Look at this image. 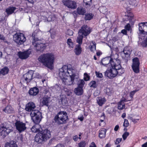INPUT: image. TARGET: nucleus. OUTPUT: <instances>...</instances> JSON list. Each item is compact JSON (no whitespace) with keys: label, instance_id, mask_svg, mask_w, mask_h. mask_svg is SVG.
I'll use <instances>...</instances> for the list:
<instances>
[{"label":"nucleus","instance_id":"nucleus-16","mask_svg":"<svg viewBox=\"0 0 147 147\" xmlns=\"http://www.w3.org/2000/svg\"><path fill=\"white\" fill-rule=\"evenodd\" d=\"M31 53L30 50H28L23 52H20L18 53L19 57L22 59H25L29 57Z\"/></svg>","mask_w":147,"mask_h":147},{"label":"nucleus","instance_id":"nucleus-49","mask_svg":"<svg viewBox=\"0 0 147 147\" xmlns=\"http://www.w3.org/2000/svg\"><path fill=\"white\" fill-rule=\"evenodd\" d=\"M95 73L97 77L99 78H102V77L103 75L101 73L96 71Z\"/></svg>","mask_w":147,"mask_h":147},{"label":"nucleus","instance_id":"nucleus-33","mask_svg":"<svg viewBox=\"0 0 147 147\" xmlns=\"http://www.w3.org/2000/svg\"><path fill=\"white\" fill-rule=\"evenodd\" d=\"M49 100V97H44L41 101V103L43 105L48 106Z\"/></svg>","mask_w":147,"mask_h":147},{"label":"nucleus","instance_id":"nucleus-34","mask_svg":"<svg viewBox=\"0 0 147 147\" xmlns=\"http://www.w3.org/2000/svg\"><path fill=\"white\" fill-rule=\"evenodd\" d=\"M105 92L109 95H111L113 93V88L111 87H107L105 90Z\"/></svg>","mask_w":147,"mask_h":147},{"label":"nucleus","instance_id":"nucleus-40","mask_svg":"<svg viewBox=\"0 0 147 147\" xmlns=\"http://www.w3.org/2000/svg\"><path fill=\"white\" fill-rule=\"evenodd\" d=\"M84 2L86 5L89 6L92 3V0H84Z\"/></svg>","mask_w":147,"mask_h":147},{"label":"nucleus","instance_id":"nucleus-36","mask_svg":"<svg viewBox=\"0 0 147 147\" xmlns=\"http://www.w3.org/2000/svg\"><path fill=\"white\" fill-rule=\"evenodd\" d=\"M9 71L8 67H5L2 69L0 71V74L3 75H4L8 73Z\"/></svg>","mask_w":147,"mask_h":147},{"label":"nucleus","instance_id":"nucleus-6","mask_svg":"<svg viewBox=\"0 0 147 147\" xmlns=\"http://www.w3.org/2000/svg\"><path fill=\"white\" fill-rule=\"evenodd\" d=\"M13 40L18 44L22 45L26 41V39L23 33H17L14 35Z\"/></svg>","mask_w":147,"mask_h":147},{"label":"nucleus","instance_id":"nucleus-35","mask_svg":"<svg viewBox=\"0 0 147 147\" xmlns=\"http://www.w3.org/2000/svg\"><path fill=\"white\" fill-rule=\"evenodd\" d=\"M81 49L80 45H78L76 46L75 49V52L76 55H79L81 53Z\"/></svg>","mask_w":147,"mask_h":147},{"label":"nucleus","instance_id":"nucleus-27","mask_svg":"<svg viewBox=\"0 0 147 147\" xmlns=\"http://www.w3.org/2000/svg\"><path fill=\"white\" fill-rule=\"evenodd\" d=\"M78 33V35L77 38L76 42L79 44L78 45H81L82 44V39L84 36L79 32Z\"/></svg>","mask_w":147,"mask_h":147},{"label":"nucleus","instance_id":"nucleus-5","mask_svg":"<svg viewBox=\"0 0 147 147\" xmlns=\"http://www.w3.org/2000/svg\"><path fill=\"white\" fill-rule=\"evenodd\" d=\"M32 119L36 124L38 123L41 121L42 117L41 113L38 110H35L30 113Z\"/></svg>","mask_w":147,"mask_h":147},{"label":"nucleus","instance_id":"nucleus-7","mask_svg":"<svg viewBox=\"0 0 147 147\" xmlns=\"http://www.w3.org/2000/svg\"><path fill=\"white\" fill-rule=\"evenodd\" d=\"M111 67L110 69H107L105 72V76H107L110 79H112L117 76V73L115 67V65L114 64L113 66H111Z\"/></svg>","mask_w":147,"mask_h":147},{"label":"nucleus","instance_id":"nucleus-28","mask_svg":"<svg viewBox=\"0 0 147 147\" xmlns=\"http://www.w3.org/2000/svg\"><path fill=\"white\" fill-rule=\"evenodd\" d=\"M106 130L105 129H102L99 131V136L100 138H104L105 136Z\"/></svg>","mask_w":147,"mask_h":147},{"label":"nucleus","instance_id":"nucleus-10","mask_svg":"<svg viewBox=\"0 0 147 147\" xmlns=\"http://www.w3.org/2000/svg\"><path fill=\"white\" fill-rule=\"evenodd\" d=\"M16 129L19 133H21L26 129V124L20 121H16L15 123Z\"/></svg>","mask_w":147,"mask_h":147},{"label":"nucleus","instance_id":"nucleus-29","mask_svg":"<svg viewBox=\"0 0 147 147\" xmlns=\"http://www.w3.org/2000/svg\"><path fill=\"white\" fill-rule=\"evenodd\" d=\"M3 110L5 113H11L13 112V109L10 106L6 107Z\"/></svg>","mask_w":147,"mask_h":147},{"label":"nucleus","instance_id":"nucleus-57","mask_svg":"<svg viewBox=\"0 0 147 147\" xmlns=\"http://www.w3.org/2000/svg\"><path fill=\"white\" fill-rule=\"evenodd\" d=\"M142 29L141 30H140V29H139V32H140V34H143V26H142Z\"/></svg>","mask_w":147,"mask_h":147},{"label":"nucleus","instance_id":"nucleus-21","mask_svg":"<svg viewBox=\"0 0 147 147\" xmlns=\"http://www.w3.org/2000/svg\"><path fill=\"white\" fill-rule=\"evenodd\" d=\"M38 92V89L36 87H34L29 90L28 93L30 95L34 96L36 95Z\"/></svg>","mask_w":147,"mask_h":147},{"label":"nucleus","instance_id":"nucleus-12","mask_svg":"<svg viewBox=\"0 0 147 147\" xmlns=\"http://www.w3.org/2000/svg\"><path fill=\"white\" fill-rule=\"evenodd\" d=\"M32 45L35 47V49L37 51H40V52L43 51L45 48V45L39 40L33 42Z\"/></svg>","mask_w":147,"mask_h":147},{"label":"nucleus","instance_id":"nucleus-46","mask_svg":"<svg viewBox=\"0 0 147 147\" xmlns=\"http://www.w3.org/2000/svg\"><path fill=\"white\" fill-rule=\"evenodd\" d=\"M84 79L86 81L89 80L90 79V77L86 73L84 74Z\"/></svg>","mask_w":147,"mask_h":147},{"label":"nucleus","instance_id":"nucleus-38","mask_svg":"<svg viewBox=\"0 0 147 147\" xmlns=\"http://www.w3.org/2000/svg\"><path fill=\"white\" fill-rule=\"evenodd\" d=\"M67 43L70 47L72 48L73 47V44L71 39L69 38L67 40Z\"/></svg>","mask_w":147,"mask_h":147},{"label":"nucleus","instance_id":"nucleus-51","mask_svg":"<svg viewBox=\"0 0 147 147\" xmlns=\"http://www.w3.org/2000/svg\"><path fill=\"white\" fill-rule=\"evenodd\" d=\"M122 139L121 138H118L116 139V142L115 143V144H117L119 143L122 140Z\"/></svg>","mask_w":147,"mask_h":147},{"label":"nucleus","instance_id":"nucleus-45","mask_svg":"<svg viewBox=\"0 0 147 147\" xmlns=\"http://www.w3.org/2000/svg\"><path fill=\"white\" fill-rule=\"evenodd\" d=\"M129 125V123L128 122V121L126 119H124V121L123 124V126L127 127H128Z\"/></svg>","mask_w":147,"mask_h":147},{"label":"nucleus","instance_id":"nucleus-23","mask_svg":"<svg viewBox=\"0 0 147 147\" xmlns=\"http://www.w3.org/2000/svg\"><path fill=\"white\" fill-rule=\"evenodd\" d=\"M41 129L40 125L38 124H36L31 128V130L32 132L35 133L40 131Z\"/></svg>","mask_w":147,"mask_h":147},{"label":"nucleus","instance_id":"nucleus-58","mask_svg":"<svg viewBox=\"0 0 147 147\" xmlns=\"http://www.w3.org/2000/svg\"><path fill=\"white\" fill-rule=\"evenodd\" d=\"M54 147H65L62 144H59Z\"/></svg>","mask_w":147,"mask_h":147},{"label":"nucleus","instance_id":"nucleus-13","mask_svg":"<svg viewBox=\"0 0 147 147\" xmlns=\"http://www.w3.org/2000/svg\"><path fill=\"white\" fill-rule=\"evenodd\" d=\"M133 63L132 67L134 71L138 73L139 72V66L140 63L139 59L137 58H135L133 59Z\"/></svg>","mask_w":147,"mask_h":147},{"label":"nucleus","instance_id":"nucleus-25","mask_svg":"<svg viewBox=\"0 0 147 147\" xmlns=\"http://www.w3.org/2000/svg\"><path fill=\"white\" fill-rule=\"evenodd\" d=\"M96 100L98 104L100 106H102L106 101L105 98L100 97H97Z\"/></svg>","mask_w":147,"mask_h":147},{"label":"nucleus","instance_id":"nucleus-24","mask_svg":"<svg viewBox=\"0 0 147 147\" xmlns=\"http://www.w3.org/2000/svg\"><path fill=\"white\" fill-rule=\"evenodd\" d=\"M16 8L14 7H10L6 9L5 12L8 15L12 14L14 12Z\"/></svg>","mask_w":147,"mask_h":147},{"label":"nucleus","instance_id":"nucleus-26","mask_svg":"<svg viewBox=\"0 0 147 147\" xmlns=\"http://www.w3.org/2000/svg\"><path fill=\"white\" fill-rule=\"evenodd\" d=\"M74 92L78 95H81L83 94V88L78 87L74 89Z\"/></svg>","mask_w":147,"mask_h":147},{"label":"nucleus","instance_id":"nucleus-48","mask_svg":"<svg viewBox=\"0 0 147 147\" xmlns=\"http://www.w3.org/2000/svg\"><path fill=\"white\" fill-rule=\"evenodd\" d=\"M143 47H146L147 46V37L142 42V44Z\"/></svg>","mask_w":147,"mask_h":147},{"label":"nucleus","instance_id":"nucleus-60","mask_svg":"<svg viewBox=\"0 0 147 147\" xmlns=\"http://www.w3.org/2000/svg\"><path fill=\"white\" fill-rule=\"evenodd\" d=\"M121 32L124 34H126L127 31L126 30H123L121 31Z\"/></svg>","mask_w":147,"mask_h":147},{"label":"nucleus","instance_id":"nucleus-61","mask_svg":"<svg viewBox=\"0 0 147 147\" xmlns=\"http://www.w3.org/2000/svg\"><path fill=\"white\" fill-rule=\"evenodd\" d=\"M119 128V125H117L115 126V127L114 128V130L116 131H117V130H118Z\"/></svg>","mask_w":147,"mask_h":147},{"label":"nucleus","instance_id":"nucleus-3","mask_svg":"<svg viewBox=\"0 0 147 147\" xmlns=\"http://www.w3.org/2000/svg\"><path fill=\"white\" fill-rule=\"evenodd\" d=\"M51 137L50 131L46 129L40 131L36 135L35 137V140L39 143H41L46 141Z\"/></svg>","mask_w":147,"mask_h":147},{"label":"nucleus","instance_id":"nucleus-14","mask_svg":"<svg viewBox=\"0 0 147 147\" xmlns=\"http://www.w3.org/2000/svg\"><path fill=\"white\" fill-rule=\"evenodd\" d=\"M114 62L113 61V57L112 56V58L109 57H106L102 59L101 64L105 66H107V65L110 64L111 66H113L114 65Z\"/></svg>","mask_w":147,"mask_h":147},{"label":"nucleus","instance_id":"nucleus-54","mask_svg":"<svg viewBox=\"0 0 147 147\" xmlns=\"http://www.w3.org/2000/svg\"><path fill=\"white\" fill-rule=\"evenodd\" d=\"M136 3V0H130L129 3L132 5H135Z\"/></svg>","mask_w":147,"mask_h":147},{"label":"nucleus","instance_id":"nucleus-9","mask_svg":"<svg viewBox=\"0 0 147 147\" xmlns=\"http://www.w3.org/2000/svg\"><path fill=\"white\" fill-rule=\"evenodd\" d=\"M92 29L91 28L87 25H84L81 27V29L79 30L78 32L81 34L86 37L90 33Z\"/></svg>","mask_w":147,"mask_h":147},{"label":"nucleus","instance_id":"nucleus-32","mask_svg":"<svg viewBox=\"0 0 147 147\" xmlns=\"http://www.w3.org/2000/svg\"><path fill=\"white\" fill-rule=\"evenodd\" d=\"M86 12L85 9L82 7H79L77 9V12L79 14L83 15Z\"/></svg>","mask_w":147,"mask_h":147},{"label":"nucleus","instance_id":"nucleus-20","mask_svg":"<svg viewBox=\"0 0 147 147\" xmlns=\"http://www.w3.org/2000/svg\"><path fill=\"white\" fill-rule=\"evenodd\" d=\"M139 29H142V27L143 26V35H146L147 32V22L141 23L139 24Z\"/></svg>","mask_w":147,"mask_h":147},{"label":"nucleus","instance_id":"nucleus-44","mask_svg":"<svg viewBox=\"0 0 147 147\" xmlns=\"http://www.w3.org/2000/svg\"><path fill=\"white\" fill-rule=\"evenodd\" d=\"M125 28L126 30L128 31H129L130 33L131 32V28L130 25L129 24H127L125 26Z\"/></svg>","mask_w":147,"mask_h":147},{"label":"nucleus","instance_id":"nucleus-42","mask_svg":"<svg viewBox=\"0 0 147 147\" xmlns=\"http://www.w3.org/2000/svg\"><path fill=\"white\" fill-rule=\"evenodd\" d=\"M129 135V133L128 132L126 131L124 132L122 135V137L123 140H125Z\"/></svg>","mask_w":147,"mask_h":147},{"label":"nucleus","instance_id":"nucleus-17","mask_svg":"<svg viewBox=\"0 0 147 147\" xmlns=\"http://www.w3.org/2000/svg\"><path fill=\"white\" fill-rule=\"evenodd\" d=\"M36 107L35 104L33 102H30L28 103L26 105L25 109L29 112L31 113L32 111H34Z\"/></svg>","mask_w":147,"mask_h":147},{"label":"nucleus","instance_id":"nucleus-37","mask_svg":"<svg viewBox=\"0 0 147 147\" xmlns=\"http://www.w3.org/2000/svg\"><path fill=\"white\" fill-rule=\"evenodd\" d=\"M94 15L91 13H86L85 15V19L86 20H90L93 18Z\"/></svg>","mask_w":147,"mask_h":147},{"label":"nucleus","instance_id":"nucleus-52","mask_svg":"<svg viewBox=\"0 0 147 147\" xmlns=\"http://www.w3.org/2000/svg\"><path fill=\"white\" fill-rule=\"evenodd\" d=\"M67 33L68 35H72L73 34V32L72 30H67Z\"/></svg>","mask_w":147,"mask_h":147},{"label":"nucleus","instance_id":"nucleus-47","mask_svg":"<svg viewBox=\"0 0 147 147\" xmlns=\"http://www.w3.org/2000/svg\"><path fill=\"white\" fill-rule=\"evenodd\" d=\"M86 143L84 141L81 142L79 143V147H85Z\"/></svg>","mask_w":147,"mask_h":147},{"label":"nucleus","instance_id":"nucleus-11","mask_svg":"<svg viewBox=\"0 0 147 147\" xmlns=\"http://www.w3.org/2000/svg\"><path fill=\"white\" fill-rule=\"evenodd\" d=\"M63 5L68 8L72 9H75L77 7L76 3L71 0H62Z\"/></svg>","mask_w":147,"mask_h":147},{"label":"nucleus","instance_id":"nucleus-64","mask_svg":"<svg viewBox=\"0 0 147 147\" xmlns=\"http://www.w3.org/2000/svg\"><path fill=\"white\" fill-rule=\"evenodd\" d=\"M0 39L2 40H4V38L3 36L1 34H0Z\"/></svg>","mask_w":147,"mask_h":147},{"label":"nucleus","instance_id":"nucleus-4","mask_svg":"<svg viewBox=\"0 0 147 147\" xmlns=\"http://www.w3.org/2000/svg\"><path fill=\"white\" fill-rule=\"evenodd\" d=\"M67 119V113L63 111L59 112L55 117V122L59 124L64 123Z\"/></svg>","mask_w":147,"mask_h":147},{"label":"nucleus","instance_id":"nucleus-39","mask_svg":"<svg viewBox=\"0 0 147 147\" xmlns=\"http://www.w3.org/2000/svg\"><path fill=\"white\" fill-rule=\"evenodd\" d=\"M6 147H17V145L13 142H11L9 144L6 145Z\"/></svg>","mask_w":147,"mask_h":147},{"label":"nucleus","instance_id":"nucleus-1","mask_svg":"<svg viewBox=\"0 0 147 147\" xmlns=\"http://www.w3.org/2000/svg\"><path fill=\"white\" fill-rule=\"evenodd\" d=\"M59 76L63 83L67 85H73L75 81L78 78V76L75 74V71L72 67L64 65L59 69Z\"/></svg>","mask_w":147,"mask_h":147},{"label":"nucleus","instance_id":"nucleus-2","mask_svg":"<svg viewBox=\"0 0 147 147\" xmlns=\"http://www.w3.org/2000/svg\"><path fill=\"white\" fill-rule=\"evenodd\" d=\"M54 59V56L51 53H47L42 54L38 58L39 61L45 66L52 68Z\"/></svg>","mask_w":147,"mask_h":147},{"label":"nucleus","instance_id":"nucleus-31","mask_svg":"<svg viewBox=\"0 0 147 147\" xmlns=\"http://www.w3.org/2000/svg\"><path fill=\"white\" fill-rule=\"evenodd\" d=\"M90 51L92 52H94L96 49V43L93 41H92L90 44Z\"/></svg>","mask_w":147,"mask_h":147},{"label":"nucleus","instance_id":"nucleus-15","mask_svg":"<svg viewBox=\"0 0 147 147\" xmlns=\"http://www.w3.org/2000/svg\"><path fill=\"white\" fill-rule=\"evenodd\" d=\"M117 61H118V64L115 65V67L116 70L117 75L118 74L120 76L124 73L125 70L124 68H122L120 65V61L117 60Z\"/></svg>","mask_w":147,"mask_h":147},{"label":"nucleus","instance_id":"nucleus-22","mask_svg":"<svg viewBox=\"0 0 147 147\" xmlns=\"http://www.w3.org/2000/svg\"><path fill=\"white\" fill-rule=\"evenodd\" d=\"M127 100L125 98H123L118 103V108L119 110H122L125 108V106L124 102H126Z\"/></svg>","mask_w":147,"mask_h":147},{"label":"nucleus","instance_id":"nucleus-53","mask_svg":"<svg viewBox=\"0 0 147 147\" xmlns=\"http://www.w3.org/2000/svg\"><path fill=\"white\" fill-rule=\"evenodd\" d=\"M35 35L36 32H34L32 34V38L34 39V41H36V39Z\"/></svg>","mask_w":147,"mask_h":147},{"label":"nucleus","instance_id":"nucleus-59","mask_svg":"<svg viewBox=\"0 0 147 147\" xmlns=\"http://www.w3.org/2000/svg\"><path fill=\"white\" fill-rule=\"evenodd\" d=\"M73 140L75 141L78 140V136L77 135H76L73 137Z\"/></svg>","mask_w":147,"mask_h":147},{"label":"nucleus","instance_id":"nucleus-50","mask_svg":"<svg viewBox=\"0 0 147 147\" xmlns=\"http://www.w3.org/2000/svg\"><path fill=\"white\" fill-rule=\"evenodd\" d=\"M138 90H133L132 91H131L130 93V96L132 98H133V97L134 95V94H135V93Z\"/></svg>","mask_w":147,"mask_h":147},{"label":"nucleus","instance_id":"nucleus-30","mask_svg":"<svg viewBox=\"0 0 147 147\" xmlns=\"http://www.w3.org/2000/svg\"><path fill=\"white\" fill-rule=\"evenodd\" d=\"M78 79L76 80V81H77V84L78 85V87L83 88L85 84L84 80H78Z\"/></svg>","mask_w":147,"mask_h":147},{"label":"nucleus","instance_id":"nucleus-63","mask_svg":"<svg viewBox=\"0 0 147 147\" xmlns=\"http://www.w3.org/2000/svg\"><path fill=\"white\" fill-rule=\"evenodd\" d=\"M142 147H147V142L142 145Z\"/></svg>","mask_w":147,"mask_h":147},{"label":"nucleus","instance_id":"nucleus-43","mask_svg":"<svg viewBox=\"0 0 147 147\" xmlns=\"http://www.w3.org/2000/svg\"><path fill=\"white\" fill-rule=\"evenodd\" d=\"M90 85L91 87H93L94 88H95L96 87V82L94 81H91L90 83Z\"/></svg>","mask_w":147,"mask_h":147},{"label":"nucleus","instance_id":"nucleus-8","mask_svg":"<svg viewBox=\"0 0 147 147\" xmlns=\"http://www.w3.org/2000/svg\"><path fill=\"white\" fill-rule=\"evenodd\" d=\"M12 131V128L11 126H3L0 128V135L4 138Z\"/></svg>","mask_w":147,"mask_h":147},{"label":"nucleus","instance_id":"nucleus-55","mask_svg":"<svg viewBox=\"0 0 147 147\" xmlns=\"http://www.w3.org/2000/svg\"><path fill=\"white\" fill-rule=\"evenodd\" d=\"M117 60L120 61L119 59H114L113 60V61L114 62V64L115 65H117L118 64V61H117Z\"/></svg>","mask_w":147,"mask_h":147},{"label":"nucleus","instance_id":"nucleus-41","mask_svg":"<svg viewBox=\"0 0 147 147\" xmlns=\"http://www.w3.org/2000/svg\"><path fill=\"white\" fill-rule=\"evenodd\" d=\"M65 101H66V100L65 98H61V99L59 100V102L60 104L64 105L66 103L65 102Z\"/></svg>","mask_w":147,"mask_h":147},{"label":"nucleus","instance_id":"nucleus-56","mask_svg":"<svg viewBox=\"0 0 147 147\" xmlns=\"http://www.w3.org/2000/svg\"><path fill=\"white\" fill-rule=\"evenodd\" d=\"M89 147H96V146L95 143L93 142L91 144Z\"/></svg>","mask_w":147,"mask_h":147},{"label":"nucleus","instance_id":"nucleus-62","mask_svg":"<svg viewBox=\"0 0 147 147\" xmlns=\"http://www.w3.org/2000/svg\"><path fill=\"white\" fill-rule=\"evenodd\" d=\"M138 119H132V121L135 123L137 122V120H138Z\"/></svg>","mask_w":147,"mask_h":147},{"label":"nucleus","instance_id":"nucleus-18","mask_svg":"<svg viewBox=\"0 0 147 147\" xmlns=\"http://www.w3.org/2000/svg\"><path fill=\"white\" fill-rule=\"evenodd\" d=\"M33 72L32 71H29L28 72L24 74L23 78L27 83L29 82L32 79Z\"/></svg>","mask_w":147,"mask_h":147},{"label":"nucleus","instance_id":"nucleus-19","mask_svg":"<svg viewBox=\"0 0 147 147\" xmlns=\"http://www.w3.org/2000/svg\"><path fill=\"white\" fill-rule=\"evenodd\" d=\"M131 51L132 49L130 47H126L124 48L123 51L121 52V55L122 56L124 55L125 57H128L129 56Z\"/></svg>","mask_w":147,"mask_h":147}]
</instances>
